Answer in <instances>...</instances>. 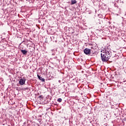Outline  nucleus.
Instances as JSON below:
<instances>
[{
  "label": "nucleus",
  "mask_w": 126,
  "mask_h": 126,
  "mask_svg": "<svg viewBox=\"0 0 126 126\" xmlns=\"http://www.w3.org/2000/svg\"><path fill=\"white\" fill-rule=\"evenodd\" d=\"M101 61H102L104 63H107L111 56H112V52L111 51L108 49L105 50V52L101 51Z\"/></svg>",
  "instance_id": "1"
},
{
  "label": "nucleus",
  "mask_w": 126,
  "mask_h": 126,
  "mask_svg": "<svg viewBox=\"0 0 126 126\" xmlns=\"http://www.w3.org/2000/svg\"><path fill=\"white\" fill-rule=\"evenodd\" d=\"M84 53L86 55H90V54H91V49L86 48L84 50Z\"/></svg>",
  "instance_id": "2"
},
{
  "label": "nucleus",
  "mask_w": 126,
  "mask_h": 126,
  "mask_svg": "<svg viewBox=\"0 0 126 126\" xmlns=\"http://www.w3.org/2000/svg\"><path fill=\"white\" fill-rule=\"evenodd\" d=\"M26 81V79H21L19 81V84L20 85H24L25 84V82Z\"/></svg>",
  "instance_id": "3"
},
{
  "label": "nucleus",
  "mask_w": 126,
  "mask_h": 126,
  "mask_svg": "<svg viewBox=\"0 0 126 126\" xmlns=\"http://www.w3.org/2000/svg\"><path fill=\"white\" fill-rule=\"evenodd\" d=\"M37 77L39 80H41L42 82H45V79L42 78V77L40 76V75H37Z\"/></svg>",
  "instance_id": "4"
},
{
  "label": "nucleus",
  "mask_w": 126,
  "mask_h": 126,
  "mask_svg": "<svg viewBox=\"0 0 126 126\" xmlns=\"http://www.w3.org/2000/svg\"><path fill=\"white\" fill-rule=\"evenodd\" d=\"M21 53L23 54L24 55H26L27 54L28 51H26V50H21Z\"/></svg>",
  "instance_id": "5"
},
{
  "label": "nucleus",
  "mask_w": 126,
  "mask_h": 126,
  "mask_svg": "<svg viewBox=\"0 0 126 126\" xmlns=\"http://www.w3.org/2000/svg\"><path fill=\"white\" fill-rule=\"evenodd\" d=\"M77 1L76 0H71V4H75L76 3Z\"/></svg>",
  "instance_id": "6"
},
{
  "label": "nucleus",
  "mask_w": 126,
  "mask_h": 126,
  "mask_svg": "<svg viewBox=\"0 0 126 126\" xmlns=\"http://www.w3.org/2000/svg\"><path fill=\"white\" fill-rule=\"evenodd\" d=\"M58 102H59V103H61V102H62V101H63V99H62V98H59L58 100H57Z\"/></svg>",
  "instance_id": "7"
},
{
  "label": "nucleus",
  "mask_w": 126,
  "mask_h": 126,
  "mask_svg": "<svg viewBox=\"0 0 126 126\" xmlns=\"http://www.w3.org/2000/svg\"><path fill=\"white\" fill-rule=\"evenodd\" d=\"M38 98H40V99H43L44 98V96L43 95H40Z\"/></svg>",
  "instance_id": "8"
},
{
  "label": "nucleus",
  "mask_w": 126,
  "mask_h": 126,
  "mask_svg": "<svg viewBox=\"0 0 126 126\" xmlns=\"http://www.w3.org/2000/svg\"><path fill=\"white\" fill-rule=\"evenodd\" d=\"M41 119H38V122H39V123H40V122H41Z\"/></svg>",
  "instance_id": "9"
}]
</instances>
